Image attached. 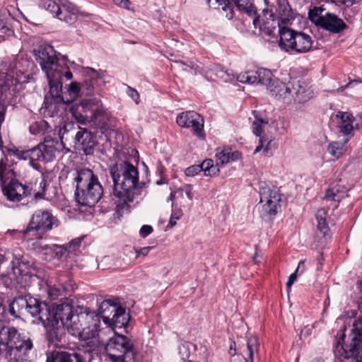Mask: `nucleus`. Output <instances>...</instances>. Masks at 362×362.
Here are the masks:
<instances>
[{"mask_svg":"<svg viewBox=\"0 0 362 362\" xmlns=\"http://www.w3.org/2000/svg\"><path fill=\"white\" fill-rule=\"evenodd\" d=\"M339 132L346 136H353V131L362 127V115L354 117L351 113L339 111L337 113Z\"/></svg>","mask_w":362,"mask_h":362,"instance_id":"f3484780","label":"nucleus"},{"mask_svg":"<svg viewBox=\"0 0 362 362\" xmlns=\"http://www.w3.org/2000/svg\"><path fill=\"white\" fill-rule=\"evenodd\" d=\"M182 215L181 211H173L171 214L170 219L168 223V226L170 228H173L176 225V220H178L180 218Z\"/></svg>","mask_w":362,"mask_h":362,"instance_id":"3c124183","label":"nucleus"},{"mask_svg":"<svg viewBox=\"0 0 362 362\" xmlns=\"http://www.w3.org/2000/svg\"><path fill=\"white\" fill-rule=\"evenodd\" d=\"M2 191L7 199L13 202H21L23 198L32 194L31 189L28 186L16 180H12L6 187L2 189Z\"/></svg>","mask_w":362,"mask_h":362,"instance_id":"a211bd4d","label":"nucleus"},{"mask_svg":"<svg viewBox=\"0 0 362 362\" xmlns=\"http://www.w3.org/2000/svg\"><path fill=\"white\" fill-rule=\"evenodd\" d=\"M298 275V274L296 273V272H294L293 274H291L289 276L288 280L286 283V286L288 288H289L292 286V284L294 283V281L296 280Z\"/></svg>","mask_w":362,"mask_h":362,"instance_id":"680f3d73","label":"nucleus"},{"mask_svg":"<svg viewBox=\"0 0 362 362\" xmlns=\"http://www.w3.org/2000/svg\"><path fill=\"white\" fill-rule=\"evenodd\" d=\"M46 362H86L81 353L52 351L47 356Z\"/></svg>","mask_w":362,"mask_h":362,"instance_id":"412c9836","label":"nucleus"},{"mask_svg":"<svg viewBox=\"0 0 362 362\" xmlns=\"http://www.w3.org/2000/svg\"><path fill=\"white\" fill-rule=\"evenodd\" d=\"M343 196L339 193V190L335 187L329 189L326 191L324 199L331 201H339Z\"/></svg>","mask_w":362,"mask_h":362,"instance_id":"37998d69","label":"nucleus"},{"mask_svg":"<svg viewBox=\"0 0 362 362\" xmlns=\"http://www.w3.org/2000/svg\"><path fill=\"white\" fill-rule=\"evenodd\" d=\"M82 238H78L72 240L69 244L64 245L65 248H67L66 253L69 255V253L76 252L78 250L81 245Z\"/></svg>","mask_w":362,"mask_h":362,"instance_id":"c03bdc74","label":"nucleus"},{"mask_svg":"<svg viewBox=\"0 0 362 362\" xmlns=\"http://www.w3.org/2000/svg\"><path fill=\"white\" fill-rule=\"evenodd\" d=\"M200 167L202 168V171L204 172V175L207 173L209 169L214 165V161L211 159H206L202 162Z\"/></svg>","mask_w":362,"mask_h":362,"instance_id":"6e6d98bb","label":"nucleus"},{"mask_svg":"<svg viewBox=\"0 0 362 362\" xmlns=\"http://www.w3.org/2000/svg\"><path fill=\"white\" fill-rule=\"evenodd\" d=\"M29 153H30L29 150L21 151H18V153H16V156L20 159H23V160L30 159V156Z\"/></svg>","mask_w":362,"mask_h":362,"instance_id":"052dcab7","label":"nucleus"},{"mask_svg":"<svg viewBox=\"0 0 362 362\" xmlns=\"http://www.w3.org/2000/svg\"><path fill=\"white\" fill-rule=\"evenodd\" d=\"M74 141L76 145L81 147L85 154L91 155L93 153L95 140L93 134L86 129L80 127Z\"/></svg>","mask_w":362,"mask_h":362,"instance_id":"aec40b11","label":"nucleus"},{"mask_svg":"<svg viewBox=\"0 0 362 362\" xmlns=\"http://www.w3.org/2000/svg\"><path fill=\"white\" fill-rule=\"evenodd\" d=\"M107 356L111 362H134L136 354L131 340L124 334H115L105 346Z\"/></svg>","mask_w":362,"mask_h":362,"instance_id":"0eeeda50","label":"nucleus"},{"mask_svg":"<svg viewBox=\"0 0 362 362\" xmlns=\"http://www.w3.org/2000/svg\"><path fill=\"white\" fill-rule=\"evenodd\" d=\"M217 165H224L230 161L238 160L240 153L238 151H232L230 148H224L216 153Z\"/></svg>","mask_w":362,"mask_h":362,"instance_id":"2f4dec72","label":"nucleus"},{"mask_svg":"<svg viewBox=\"0 0 362 362\" xmlns=\"http://www.w3.org/2000/svg\"><path fill=\"white\" fill-rule=\"evenodd\" d=\"M114 4L120 8H125L127 10H132L131 2L129 0H112Z\"/></svg>","mask_w":362,"mask_h":362,"instance_id":"603ef678","label":"nucleus"},{"mask_svg":"<svg viewBox=\"0 0 362 362\" xmlns=\"http://www.w3.org/2000/svg\"><path fill=\"white\" fill-rule=\"evenodd\" d=\"M272 148H276V144H273V141L272 139L267 141L265 138H259V144L255 149L254 153H257L263 149L264 155L272 154Z\"/></svg>","mask_w":362,"mask_h":362,"instance_id":"c9c22d12","label":"nucleus"},{"mask_svg":"<svg viewBox=\"0 0 362 362\" xmlns=\"http://www.w3.org/2000/svg\"><path fill=\"white\" fill-rule=\"evenodd\" d=\"M153 231V228L149 225H144L139 231L140 235L142 238H146L150 235Z\"/></svg>","mask_w":362,"mask_h":362,"instance_id":"5fc2aeb1","label":"nucleus"},{"mask_svg":"<svg viewBox=\"0 0 362 362\" xmlns=\"http://www.w3.org/2000/svg\"><path fill=\"white\" fill-rule=\"evenodd\" d=\"M342 334L337 340L334 352L343 356L342 362H362V318L353 323L348 339Z\"/></svg>","mask_w":362,"mask_h":362,"instance_id":"423d86ee","label":"nucleus"},{"mask_svg":"<svg viewBox=\"0 0 362 362\" xmlns=\"http://www.w3.org/2000/svg\"><path fill=\"white\" fill-rule=\"evenodd\" d=\"M45 187H46L45 181L42 180L40 183V187L42 188V192H37L34 194V199L35 200L44 199V197H45L44 192L45 189Z\"/></svg>","mask_w":362,"mask_h":362,"instance_id":"864d4df0","label":"nucleus"},{"mask_svg":"<svg viewBox=\"0 0 362 362\" xmlns=\"http://www.w3.org/2000/svg\"><path fill=\"white\" fill-rule=\"evenodd\" d=\"M52 317H78L81 315H89L95 313L90 308L83 306L73 307L69 302L61 303L55 305L52 309Z\"/></svg>","mask_w":362,"mask_h":362,"instance_id":"6ab92c4d","label":"nucleus"},{"mask_svg":"<svg viewBox=\"0 0 362 362\" xmlns=\"http://www.w3.org/2000/svg\"><path fill=\"white\" fill-rule=\"evenodd\" d=\"M267 90L272 97L279 100H289L291 95V88L278 78L273 81Z\"/></svg>","mask_w":362,"mask_h":362,"instance_id":"4be33fe9","label":"nucleus"},{"mask_svg":"<svg viewBox=\"0 0 362 362\" xmlns=\"http://www.w3.org/2000/svg\"><path fill=\"white\" fill-rule=\"evenodd\" d=\"M110 175L114 182L113 194L119 199L116 206V214L119 218L128 210L129 203L134 199L139 184V172L129 162L122 161L110 168Z\"/></svg>","mask_w":362,"mask_h":362,"instance_id":"f257e3e1","label":"nucleus"},{"mask_svg":"<svg viewBox=\"0 0 362 362\" xmlns=\"http://www.w3.org/2000/svg\"><path fill=\"white\" fill-rule=\"evenodd\" d=\"M210 71L214 73V75L218 78L224 79V76L226 75V72L218 65L212 66Z\"/></svg>","mask_w":362,"mask_h":362,"instance_id":"09e8293b","label":"nucleus"},{"mask_svg":"<svg viewBox=\"0 0 362 362\" xmlns=\"http://www.w3.org/2000/svg\"><path fill=\"white\" fill-rule=\"evenodd\" d=\"M76 202L82 206H93L100 199L103 189L98 177L88 168L77 170L74 173Z\"/></svg>","mask_w":362,"mask_h":362,"instance_id":"20e7f679","label":"nucleus"},{"mask_svg":"<svg viewBox=\"0 0 362 362\" xmlns=\"http://www.w3.org/2000/svg\"><path fill=\"white\" fill-rule=\"evenodd\" d=\"M33 348L30 338L21 337L16 328L0 320V357H4L8 362H25L28 352Z\"/></svg>","mask_w":362,"mask_h":362,"instance_id":"7ed1b4c3","label":"nucleus"},{"mask_svg":"<svg viewBox=\"0 0 362 362\" xmlns=\"http://www.w3.org/2000/svg\"><path fill=\"white\" fill-rule=\"evenodd\" d=\"M296 98L298 103H304L313 96V91L305 83V81H298L293 85Z\"/></svg>","mask_w":362,"mask_h":362,"instance_id":"c85d7f7f","label":"nucleus"},{"mask_svg":"<svg viewBox=\"0 0 362 362\" xmlns=\"http://www.w3.org/2000/svg\"><path fill=\"white\" fill-rule=\"evenodd\" d=\"M46 329V338L50 343L62 340L64 329L74 337L86 341L95 337L99 331L100 318H93L91 325L83 326L79 318H37Z\"/></svg>","mask_w":362,"mask_h":362,"instance_id":"f03ea898","label":"nucleus"},{"mask_svg":"<svg viewBox=\"0 0 362 362\" xmlns=\"http://www.w3.org/2000/svg\"><path fill=\"white\" fill-rule=\"evenodd\" d=\"M60 13H59L57 18L60 21L71 25L76 21L78 11L77 8L72 3L63 0Z\"/></svg>","mask_w":362,"mask_h":362,"instance_id":"b1692460","label":"nucleus"},{"mask_svg":"<svg viewBox=\"0 0 362 362\" xmlns=\"http://www.w3.org/2000/svg\"><path fill=\"white\" fill-rule=\"evenodd\" d=\"M39 285L40 291L46 293L51 300L56 299L62 293V290L59 286L51 285L47 281H41Z\"/></svg>","mask_w":362,"mask_h":362,"instance_id":"473e14b6","label":"nucleus"},{"mask_svg":"<svg viewBox=\"0 0 362 362\" xmlns=\"http://www.w3.org/2000/svg\"><path fill=\"white\" fill-rule=\"evenodd\" d=\"M215 1L216 4H218L219 6H221L222 10L226 11L228 10L230 11V15L227 14L226 17H228V18H233V11L230 6L228 0H216Z\"/></svg>","mask_w":362,"mask_h":362,"instance_id":"49530a36","label":"nucleus"},{"mask_svg":"<svg viewBox=\"0 0 362 362\" xmlns=\"http://www.w3.org/2000/svg\"><path fill=\"white\" fill-rule=\"evenodd\" d=\"M54 218L49 211H37L31 217L28 228L24 231V235L32 233L37 240H42L43 236L52 230Z\"/></svg>","mask_w":362,"mask_h":362,"instance_id":"9b49d317","label":"nucleus"},{"mask_svg":"<svg viewBox=\"0 0 362 362\" xmlns=\"http://www.w3.org/2000/svg\"><path fill=\"white\" fill-rule=\"evenodd\" d=\"M284 13L281 17V20L276 19L272 12L269 10L263 11V16H259L260 26H257L260 30H264L268 35H274V30L277 29L279 35L283 29H288L285 26H281V23L286 24L288 21L290 16V9L285 8Z\"/></svg>","mask_w":362,"mask_h":362,"instance_id":"4468645a","label":"nucleus"},{"mask_svg":"<svg viewBox=\"0 0 362 362\" xmlns=\"http://www.w3.org/2000/svg\"><path fill=\"white\" fill-rule=\"evenodd\" d=\"M131 317L129 309L119 298L103 300L98 306L95 317Z\"/></svg>","mask_w":362,"mask_h":362,"instance_id":"ddd939ff","label":"nucleus"},{"mask_svg":"<svg viewBox=\"0 0 362 362\" xmlns=\"http://www.w3.org/2000/svg\"><path fill=\"white\" fill-rule=\"evenodd\" d=\"M100 102L96 99L94 100H83L81 102V107H82L83 112L88 117V112H90V119L88 122H93L97 119L98 115L103 112L102 110L99 109Z\"/></svg>","mask_w":362,"mask_h":362,"instance_id":"cd10ccee","label":"nucleus"},{"mask_svg":"<svg viewBox=\"0 0 362 362\" xmlns=\"http://www.w3.org/2000/svg\"><path fill=\"white\" fill-rule=\"evenodd\" d=\"M233 345H235V342H233L230 346L229 354L232 356L235 354V349L233 347Z\"/></svg>","mask_w":362,"mask_h":362,"instance_id":"774afa93","label":"nucleus"},{"mask_svg":"<svg viewBox=\"0 0 362 362\" xmlns=\"http://www.w3.org/2000/svg\"><path fill=\"white\" fill-rule=\"evenodd\" d=\"M42 149L40 147V145H37V146L34 147L31 149H29L30 156V161L34 160H40L44 161V156L42 152Z\"/></svg>","mask_w":362,"mask_h":362,"instance_id":"79ce46f5","label":"nucleus"},{"mask_svg":"<svg viewBox=\"0 0 362 362\" xmlns=\"http://www.w3.org/2000/svg\"><path fill=\"white\" fill-rule=\"evenodd\" d=\"M103 322L111 327L112 329L114 331L115 334L117 329L126 328L129 321L132 318H122V321L119 320L120 318H102Z\"/></svg>","mask_w":362,"mask_h":362,"instance_id":"f704fd0d","label":"nucleus"},{"mask_svg":"<svg viewBox=\"0 0 362 362\" xmlns=\"http://www.w3.org/2000/svg\"><path fill=\"white\" fill-rule=\"evenodd\" d=\"M127 89H128L127 93H128L129 96L131 98H132L136 104H138L139 99V95L138 92L135 89H134L129 86H128Z\"/></svg>","mask_w":362,"mask_h":362,"instance_id":"4d7b16f0","label":"nucleus"},{"mask_svg":"<svg viewBox=\"0 0 362 362\" xmlns=\"http://www.w3.org/2000/svg\"><path fill=\"white\" fill-rule=\"evenodd\" d=\"M152 247H145L141 248L139 251L137 252L138 255L146 256L148 254L149 251L152 249Z\"/></svg>","mask_w":362,"mask_h":362,"instance_id":"69168bd1","label":"nucleus"},{"mask_svg":"<svg viewBox=\"0 0 362 362\" xmlns=\"http://www.w3.org/2000/svg\"><path fill=\"white\" fill-rule=\"evenodd\" d=\"M177 125L182 128L192 127L194 133L201 139H204V119L194 111H185L177 115L176 118Z\"/></svg>","mask_w":362,"mask_h":362,"instance_id":"2eb2a0df","label":"nucleus"},{"mask_svg":"<svg viewBox=\"0 0 362 362\" xmlns=\"http://www.w3.org/2000/svg\"><path fill=\"white\" fill-rule=\"evenodd\" d=\"M323 11L324 9L322 7L315 6L309 11L308 16L310 20L316 25H320L325 16L322 15Z\"/></svg>","mask_w":362,"mask_h":362,"instance_id":"ea45409f","label":"nucleus"},{"mask_svg":"<svg viewBox=\"0 0 362 362\" xmlns=\"http://www.w3.org/2000/svg\"><path fill=\"white\" fill-rule=\"evenodd\" d=\"M279 45L281 49L291 53L303 54L313 49L312 37L305 33L291 29H283L280 33Z\"/></svg>","mask_w":362,"mask_h":362,"instance_id":"6e6552de","label":"nucleus"},{"mask_svg":"<svg viewBox=\"0 0 362 362\" xmlns=\"http://www.w3.org/2000/svg\"><path fill=\"white\" fill-rule=\"evenodd\" d=\"M33 52L36 61L47 76L51 95L58 96L62 88V74L55 50L49 45H43Z\"/></svg>","mask_w":362,"mask_h":362,"instance_id":"39448f33","label":"nucleus"},{"mask_svg":"<svg viewBox=\"0 0 362 362\" xmlns=\"http://www.w3.org/2000/svg\"><path fill=\"white\" fill-rule=\"evenodd\" d=\"M23 310H27L32 317L39 314H47V313L51 315V311L45 303L31 296L18 298L9 306V313L14 317H20V315H23Z\"/></svg>","mask_w":362,"mask_h":362,"instance_id":"f8f14e48","label":"nucleus"},{"mask_svg":"<svg viewBox=\"0 0 362 362\" xmlns=\"http://www.w3.org/2000/svg\"><path fill=\"white\" fill-rule=\"evenodd\" d=\"M317 229L324 235H327L329 232V227L327 223V219L323 221H317Z\"/></svg>","mask_w":362,"mask_h":362,"instance_id":"8fccbe9b","label":"nucleus"},{"mask_svg":"<svg viewBox=\"0 0 362 362\" xmlns=\"http://www.w3.org/2000/svg\"><path fill=\"white\" fill-rule=\"evenodd\" d=\"M320 26L331 33H339L346 28V25L337 15L326 13Z\"/></svg>","mask_w":362,"mask_h":362,"instance_id":"5701e85b","label":"nucleus"},{"mask_svg":"<svg viewBox=\"0 0 362 362\" xmlns=\"http://www.w3.org/2000/svg\"><path fill=\"white\" fill-rule=\"evenodd\" d=\"M21 73V75H17L14 78L13 75L8 74L6 73L0 74V97L9 88L10 86H14L16 83H23L26 82Z\"/></svg>","mask_w":362,"mask_h":362,"instance_id":"bb28decb","label":"nucleus"},{"mask_svg":"<svg viewBox=\"0 0 362 362\" xmlns=\"http://www.w3.org/2000/svg\"><path fill=\"white\" fill-rule=\"evenodd\" d=\"M261 216L276 215L280 209L281 195L279 190L266 183H262L259 189Z\"/></svg>","mask_w":362,"mask_h":362,"instance_id":"9d476101","label":"nucleus"},{"mask_svg":"<svg viewBox=\"0 0 362 362\" xmlns=\"http://www.w3.org/2000/svg\"><path fill=\"white\" fill-rule=\"evenodd\" d=\"M275 78L269 70L263 68L258 69L256 71H245L237 76V80L240 83H260L266 86L267 88Z\"/></svg>","mask_w":362,"mask_h":362,"instance_id":"dca6fc26","label":"nucleus"},{"mask_svg":"<svg viewBox=\"0 0 362 362\" xmlns=\"http://www.w3.org/2000/svg\"><path fill=\"white\" fill-rule=\"evenodd\" d=\"M32 245L35 249L39 247H42V249L45 250L44 255L46 256V259H60L66 255L67 252V248H65L64 245H46L45 246H41L38 245L37 242L33 243Z\"/></svg>","mask_w":362,"mask_h":362,"instance_id":"393cba45","label":"nucleus"},{"mask_svg":"<svg viewBox=\"0 0 362 362\" xmlns=\"http://www.w3.org/2000/svg\"><path fill=\"white\" fill-rule=\"evenodd\" d=\"M218 165H214L206 173L205 175L206 176H216L219 173V168H218Z\"/></svg>","mask_w":362,"mask_h":362,"instance_id":"bf43d9fd","label":"nucleus"},{"mask_svg":"<svg viewBox=\"0 0 362 362\" xmlns=\"http://www.w3.org/2000/svg\"><path fill=\"white\" fill-rule=\"evenodd\" d=\"M192 189V185H185L184 186L178 189L177 192L182 197H183V194L185 193L188 199L191 201L193 199V194Z\"/></svg>","mask_w":362,"mask_h":362,"instance_id":"a18cd8bd","label":"nucleus"},{"mask_svg":"<svg viewBox=\"0 0 362 362\" xmlns=\"http://www.w3.org/2000/svg\"><path fill=\"white\" fill-rule=\"evenodd\" d=\"M201 171H202V167H200L199 165H191V166L188 167L185 170V173L187 176L192 177V176L196 175Z\"/></svg>","mask_w":362,"mask_h":362,"instance_id":"de8ad7c7","label":"nucleus"},{"mask_svg":"<svg viewBox=\"0 0 362 362\" xmlns=\"http://www.w3.org/2000/svg\"><path fill=\"white\" fill-rule=\"evenodd\" d=\"M62 0H47L44 4L45 8L54 16L57 17L59 15L61 8L62 7Z\"/></svg>","mask_w":362,"mask_h":362,"instance_id":"e433bc0d","label":"nucleus"},{"mask_svg":"<svg viewBox=\"0 0 362 362\" xmlns=\"http://www.w3.org/2000/svg\"><path fill=\"white\" fill-rule=\"evenodd\" d=\"M252 114L255 117V120L252 122V132L259 138H264V136H262V127L264 125L267 124L268 122L262 118H259L257 115V112L256 110H253Z\"/></svg>","mask_w":362,"mask_h":362,"instance_id":"58836bf2","label":"nucleus"},{"mask_svg":"<svg viewBox=\"0 0 362 362\" xmlns=\"http://www.w3.org/2000/svg\"><path fill=\"white\" fill-rule=\"evenodd\" d=\"M5 170H6L5 165L4 164L2 160H0V176L2 175V174L4 173Z\"/></svg>","mask_w":362,"mask_h":362,"instance_id":"338daca9","label":"nucleus"},{"mask_svg":"<svg viewBox=\"0 0 362 362\" xmlns=\"http://www.w3.org/2000/svg\"><path fill=\"white\" fill-rule=\"evenodd\" d=\"M42 144L45 146H50L51 148L58 152L62 151L64 149L66 150V152L69 151V148L65 147V144L62 141V140L59 141L57 139H53L51 136H46L44 139V142Z\"/></svg>","mask_w":362,"mask_h":362,"instance_id":"4c0bfd02","label":"nucleus"},{"mask_svg":"<svg viewBox=\"0 0 362 362\" xmlns=\"http://www.w3.org/2000/svg\"><path fill=\"white\" fill-rule=\"evenodd\" d=\"M305 269V262L301 261L299 262L295 272L296 273H298V275H300L301 274H303L304 272Z\"/></svg>","mask_w":362,"mask_h":362,"instance_id":"0e129e2a","label":"nucleus"},{"mask_svg":"<svg viewBox=\"0 0 362 362\" xmlns=\"http://www.w3.org/2000/svg\"><path fill=\"white\" fill-rule=\"evenodd\" d=\"M237 8L245 12L248 16L252 18V23L255 28L260 26L259 15H257V11L251 0H233Z\"/></svg>","mask_w":362,"mask_h":362,"instance_id":"a878e982","label":"nucleus"},{"mask_svg":"<svg viewBox=\"0 0 362 362\" xmlns=\"http://www.w3.org/2000/svg\"><path fill=\"white\" fill-rule=\"evenodd\" d=\"M86 74L90 76V81H86L82 85L81 88L78 83L71 82L67 88V93L69 98L61 95L62 91H60L58 96L53 97L57 98H59L64 103H69L80 95L81 91L83 93L85 90H86V94L88 95L93 91L95 86H100L104 84V72L102 70L96 71L93 68H87ZM61 90H62V89Z\"/></svg>","mask_w":362,"mask_h":362,"instance_id":"1a4fd4ad","label":"nucleus"},{"mask_svg":"<svg viewBox=\"0 0 362 362\" xmlns=\"http://www.w3.org/2000/svg\"><path fill=\"white\" fill-rule=\"evenodd\" d=\"M81 127L73 122L66 123L59 131L60 140L64 143L70 139H74Z\"/></svg>","mask_w":362,"mask_h":362,"instance_id":"7c9ffc66","label":"nucleus"},{"mask_svg":"<svg viewBox=\"0 0 362 362\" xmlns=\"http://www.w3.org/2000/svg\"><path fill=\"white\" fill-rule=\"evenodd\" d=\"M258 346L259 341L257 337H250L247 338L246 346L241 351V354L246 362L254 361V354L257 352Z\"/></svg>","mask_w":362,"mask_h":362,"instance_id":"c756f323","label":"nucleus"},{"mask_svg":"<svg viewBox=\"0 0 362 362\" xmlns=\"http://www.w3.org/2000/svg\"><path fill=\"white\" fill-rule=\"evenodd\" d=\"M327 211L325 209H319L316 213V220L317 221H323L327 219Z\"/></svg>","mask_w":362,"mask_h":362,"instance_id":"13d9d810","label":"nucleus"},{"mask_svg":"<svg viewBox=\"0 0 362 362\" xmlns=\"http://www.w3.org/2000/svg\"><path fill=\"white\" fill-rule=\"evenodd\" d=\"M46 124H47V122L45 121H42L40 124L39 123L33 124V125H31L30 127V131L31 132L32 134H37V132H35V129L39 127L40 126H45Z\"/></svg>","mask_w":362,"mask_h":362,"instance_id":"e2e57ef3","label":"nucleus"},{"mask_svg":"<svg viewBox=\"0 0 362 362\" xmlns=\"http://www.w3.org/2000/svg\"><path fill=\"white\" fill-rule=\"evenodd\" d=\"M349 141V139H346L344 142L333 141L327 146L328 153L332 156L339 158L341 157L345 151V144Z\"/></svg>","mask_w":362,"mask_h":362,"instance_id":"72a5a7b5","label":"nucleus"},{"mask_svg":"<svg viewBox=\"0 0 362 362\" xmlns=\"http://www.w3.org/2000/svg\"><path fill=\"white\" fill-rule=\"evenodd\" d=\"M41 148L42 149V152L44 156V162H50L55 158V153L57 152L55 150H53L49 146H45L43 144H40Z\"/></svg>","mask_w":362,"mask_h":362,"instance_id":"a19ab883","label":"nucleus"}]
</instances>
